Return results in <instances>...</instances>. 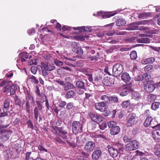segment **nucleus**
<instances>
[{
    "label": "nucleus",
    "mask_w": 160,
    "mask_h": 160,
    "mask_svg": "<svg viewBox=\"0 0 160 160\" xmlns=\"http://www.w3.org/2000/svg\"><path fill=\"white\" fill-rule=\"evenodd\" d=\"M102 83L105 86H112L114 84V79L108 77H106L102 80Z\"/></svg>",
    "instance_id": "nucleus-12"
},
{
    "label": "nucleus",
    "mask_w": 160,
    "mask_h": 160,
    "mask_svg": "<svg viewBox=\"0 0 160 160\" xmlns=\"http://www.w3.org/2000/svg\"><path fill=\"white\" fill-rule=\"evenodd\" d=\"M143 78V76L142 75H139L135 77L134 78V80L136 81H139L142 80Z\"/></svg>",
    "instance_id": "nucleus-63"
},
{
    "label": "nucleus",
    "mask_w": 160,
    "mask_h": 160,
    "mask_svg": "<svg viewBox=\"0 0 160 160\" xmlns=\"http://www.w3.org/2000/svg\"><path fill=\"white\" fill-rule=\"evenodd\" d=\"M116 125V123L115 122L113 121L110 122H109L108 124V125L109 128H113V127H114L117 126Z\"/></svg>",
    "instance_id": "nucleus-47"
},
{
    "label": "nucleus",
    "mask_w": 160,
    "mask_h": 160,
    "mask_svg": "<svg viewBox=\"0 0 160 160\" xmlns=\"http://www.w3.org/2000/svg\"><path fill=\"white\" fill-rule=\"evenodd\" d=\"M36 102L37 106L35 108L34 110H35L36 109V110H39L40 111H41L43 108L42 105V102H40L39 101H36Z\"/></svg>",
    "instance_id": "nucleus-29"
},
{
    "label": "nucleus",
    "mask_w": 160,
    "mask_h": 160,
    "mask_svg": "<svg viewBox=\"0 0 160 160\" xmlns=\"http://www.w3.org/2000/svg\"><path fill=\"white\" fill-rule=\"evenodd\" d=\"M54 63L57 66H61L63 65V62L58 60H56L54 61Z\"/></svg>",
    "instance_id": "nucleus-57"
},
{
    "label": "nucleus",
    "mask_w": 160,
    "mask_h": 160,
    "mask_svg": "<svg viewBox=\"0 0 160 160\" xmlns=\"http://www.w3.org/2000/svg\"><path fill=\"white\" fill-rule=\"evenodd\" d=\"M76 86L77 89V93L79 95H82L86 90L85 82L83 80H79L76 82Z\"/></svg>",
    "instance_id": "nucleus-4"
},
{
    "label": "nucleus",
    "mask_w": 160,
    "mask_h": 160,
    "mask_svg": "<svg viewBox=\"0 0 160 160\" xmlns=\"http://www.w3.org/2000/svg\"><path fill=\"white\" fill-rule=\"evenodd\" d=\"M66 104V102L64 101H61L59 102L58 106L62 108H63Z\"/></svg>",
    "instance_id": "nucleus-61"
},
{
    "label": "nucleus",
    "mask_w": 160,
    "mask_h": 160,
    "mask_svg": "<svg viewBox=\"0 0 160 160\" xmlns=\"http://www.w3.org/2000/svg\"><path fill=\"white\" fill-rule=\"evenodd\" d=\"M137 41L138 43H148L150 42V39L148 38H144L138 39Z\"/></svg>",
    "instance_id": "nucleus-22"
},
{
    "label": "nucleus",
    "mask_w": 160,
    "mask_h": 160,
    "mask_svg": "<svg viewBox=\"0 0 160 160\" xmlns=\"http://www.w3.org/2000/svg\"><path fill=\"white\" fill-rule=\"evenodd\" d=\"M132 95L135 99L137 100H138L140 98L139 94L138 92H134Z\"/></svg>",
    "instance_id": "nucleus-53"
},
{
    "label": "nucleus",
    "mask_w": 160,
    "mask_h": 160,
    "mask_svg": "<svg viewBox=\"0 0 160 160\" xmlns=\"http://www.w3.org/2000/svg\"><path fill=\"white\" fill-rule=\"evenodd\" d=\"M130 105V102L129 100H127L123 102L122 106L124 108H127Z\"/></svg>",
    "instance_id": "nucleus-42"
},
{
    "label": "nucleus",
    "mask_w": 160,
    "mask_h": 160,
    "mask_svg": "<svg viewBox=\"0 0 160 160\" xmlns=\"http://www.w3.org/2000/svg\"><path fill=\"white\" fill-rule=\"evenodd\" d=\"M32 107L30 104V102H26V109L27 112L29 114L31 111L30 108Z\"/></svg>",
    "instance_id": "nucleus-44"
},
{
    "label": "nucleus",
    "mask_w": 160,
    "mask_h": 160,
    "mask_svg": "<svg viewBox=\"0 0 160 160\" xmlns=\"http://www.w3.org/2000/svg\"><path fill=\"white\" fill-rule=\"evenodd\" d=\"M73 107V103L72 102L68 103L66 105V108L68 110L71 109Z\"/></svg>",
    "instance_id": "nucleus-55"
},
{
    "label": "nucleus",
    "mask_w": 160,
    "mask_h": 160,
    "mask_svg": "<svg viewBox=\"0 0 160 160\" xmlns=\"http://www.w3.org/2000/svg\"><path fill=\"white\" fill-rule=\"evenodd\" d=\"M139 142L136 140H132L125 145V150L128 152L137 149L139 147Z\"/></svg>",
    "instance_id": "nucleus-6"
},
{
    "label": "nucleus",
    "mask_w": 160,
    "mask_h": 160,
    "mask_svg": "<svg viewBox=\"0 0 160 160\" xmlns=\"http://www.w3.org/2000/svg\"><path fill=\"white\" fill-rule=\"evenodd\" d=\"M121 78L123 81L126 82H129L131 80V77L127 72L123 73L121 75Z\"/></svg>",
    "instance_id": "nucleus-16"
},
{
    "label": "nucleus",
    "mask_w": 160,
    "mask_h": 160,
    "mask_svg": "<svg viewBox=\"0 0 160 160\" xmlns=\"http://www.w3.org/2000/svg\"><path fill=\"white\" fill-rule=\"evenodd\" d=\"M31 70L32 73L35 74L36 73L37 71V67L35 66H32L31 67Z\"/></svg>",
    "instance_id": "nucleus-58"
},
{
    "label": "nucleus",
    "mask_w": 160,
    "mask_h": 160,
    "mask_svg": "<svg viewBox=\"0 0 160 160\" xmlns=\"http://www.w3.org/2000/svg\"><path fill=\"white\" fill-rule=\"evenodd\" d=\"M55 82H56L59 84L60 85H61L62 86H64L66 85V83L64 82L63 81L61 80L60 79H56L55 80Z\"/></svg>",
    "instance_id": "nucleus-56"
},
{
    "label": "nucleus",
    "mask_w": 160,
    "mask_h": 160,
    "mask_svg": "<svg viewBox=\"0 0 160 160\" xmlns=\"http://www.w3.org/2000/svg\"><path fill=\"white\" fill-rule=\"evenodd\" d=\"M116 25L118 26H122L126 23V22L124 19L119 18L115 22Z\"/></svg>",
    "instance_id": "nucleus-19"
},
{
    "label": "nucleus",
    "mask_w": 160,
    "mask_h": 160,
    "mask_svg": "<svg viewBox=\"0 0 160 160\" xmlns=\"http://www.w3.org/2000/svg\"><path fill=\"white\" fill-rule=\"evenodd\" d=\"M12 131L10 129H0V142H5L9 138Z\"/></svg>",
    "instance_id": "nucleus-3"
},
{
    "label": "nucleus",
    "mask_w": 160,
    "mask_h": 160,
    "mask_svg": "<svg viewBox=\"0 0 160 160\" xmlns=\"http://www.w3.org/2000/svg\"><path fill=\"white\" fill-rule=\"evenodd\" d=\"M131 139V138L126 135H125L123 138V141L126 142L130 141Z\"/></svg>",
    "instance_id": "nucleus-59"
},
{
    "label": "nucleus",
    "mask_w": 160,
    "mask_h": 160,
    "mask_svg": "<svg viewBox=\"0 0 160 160\" xmlns=\"http://www.w3.org/2000/svg\"><path fill=\"white\" fill-rule=\"evenodd\" d=\"M41 112V111H40L39 110H36V109L34 110V115L35 117L34 118L36 121L37 120L38 118L41 116L40 114Z\"/></svg>",
    "instance_id": "nucleus-38"
},
{
    "label": "nucleus",
    "mask_w": 160,
    "mask_h": 160,
    "mask_svg": "<svg viewBox=\"0 0 160 160\" xmlns=\"http://www.w3.org/2000/svg\"><path fill=\"white\" fill-rule=\"evenodd\" d=\"M153 134L155 135V139L157 141H160V130L158 129H156V130L154 131L153 133Z\"/></svg>",
    "instance_id": "nucleus-25"
},
{
    "label": "nucleus",
    "mask_w": 160,
    "mask_h": 160,
    "mask_svg": "<svg viewBox=\"0 0 160 160\" xmlns=\"http://www.w3.org/2000/svg\"><path fill=\"white\" fill-rule=\"evenodd\" d=\"M124 70L123 65L120 63L115 64L112 68V75L117 77Z\"/></svg>",
    "instance_id": "nucleus-2"
},
{
    "label": "nucleus",
    "mask_w": 160,
    "mask_h": 160,
    "mask_svg": "<svg viewBox=\"0 0 160 160\" xmlns=\"http://www.w3.org/2000/svg\"><path fill=\"white\" fill-rule=\"evenodd\" d=\"M72 126L73 133L76 134L78 132L82 131L83 123L82 122H79L78 121H74L72 122Z\"/></svg>",
    "instance_id": "nucleus-5"
},
{
    "label": "nucleus",
    "mask_w": 160,
    "mask_h": 160,
    "mask_svg": "<svg viewBox=\"0 0 160 160\" xmlns=\"http://www.w3.org/2000/svg\"><path fill=\"white\" fill-rule=\"evenodd\" d=\"M135 22L131 23L128 25V28L126 29L129 30H137L138 28V27L135 25Z\"/></svg>",
    "instance_id": "nucleus-26"
},
{
    "label": "nucleus",
    "mask_w": 160,
    "mask_h": 160,
    "mask_svg": "<svg viewBox=\"0 0 160 160\" xmlns=\"http://www.w3.org/2000/svg\"><path fill=\"white\" fill-rule=\"evenodd\" d=\"M57 129L59 132L62 134L63 135L66 134L67 133V131L64 129V128L62 127H58Z\"/></svg>",
    "instance_id": "nucleus-40"
},
{
    "label": "nucleus",
    "mask_w": 160,
    "mask_h": 160,
    "mask_svg": "<svg viewBox=\"0 0 160 160\" xmlns=\"http://www.w3.org/2000/svg\"><path fill=\"white\" fill-rule=\"evenodd\" d=\"M96 147L95 143L92 141H88L86 144L85 147V150L88 152H92Z\"/></svg>",
    "instance_id": "nucleus-9"
},
{
    "label": "nucleus",
    "mask_w": 160,
    "mask_h": 160,
    "mask_svg": "<svg viewBox=\"0 0 160 160\" xmlns=\"http://www.w3.org/2000/svg\"><path fill=\"white\" fill-rule=\"evenodd\" d=\"M99 128L102 130H104L107 127V124L105 122L99 124Z\"/></svg>",
    "instance_id": "nucleus-48"
},
{
    "label": "nucleus",
    "mask_w": 160,
    "mask_h": 160,
    "mask_svg": "<svg viewBox=\"0 0 160 160\" xmlns=\"http://www.w3.org/2000/svg\"><path fill=\"white\" fill-rule=\"evenodd\" d=\"M130 56L131 59L135 60L137 58V54L135 51H133L131 52L130 54Z\"/></svg>",
    "instance_id": "nucleus-39"
},
{
    "label": "nucleus",
    "mask_w": 160,
    "mask_h": 160,
    "mask_svg": "<svg viewBox=\"0 0 160 160\" xmlns=\"http://www.w3.org/2000/svg\"><path fill=\"white\" fill-rule=\"evenodd\" d=\"M147 16V13L146 12L142 13L140 14L138 16V18H141L146 17Z\"/></svg>",
    "instance_id": "nucleus-64"
},
{
    "label": "nucleus",
    "mask_w": 160,
    "mask_h": 160,
    "mask_svg": "<svg viewBox=\"0 0 160 160\" xmlns=\"http://www.w3.org/2000/svg\"><path fill=\"white\" fill-rule=\"evenodd\" d=\"M27 124L28 125V128H30L31 130H32L33 129V125L30 120H29L27 122Z\"/></svg>",
    "instance_id": "nucleus-54"
},
{
    "label": "nucleus",
    "mask_w": 160,
    "mask_h": 160,
    "mask_svg": "<svg viewBox=\"0 0 160 160\" xmlns=\"http://www.w3.org/2000/svg\"><path fill=\"white\" fill-rule=\"evenodd\" d=\"M102 99L103 100L102 102H104L106 104V106H108L109 105V103L108 102V101H109V97H108L107 95H103L102 96Z\"/></svg>",
    "instance_id": "nucleus-33"
},
{
    "label": "nucleus",
    "mask_w": 160,
    "mask_h": 160,
    "mask_svg": "<svg viewBox=\"0 0 160 160\" xmlns=\"http://www.w3.org/2000/svg\"><path fill=\"white\" fill-rule=\"evenodd\" d=\"M102 152L100 150H96L93 152L92 156V158L95 160H98L101 156Z\"/></svg>",
    "instance_id": "nucleus-14"
},
{
    "label": "nucleus",
    "mask_w": 160,
    "mask_h": 160,
    "mask_svg": "<svg viewBox=\"0 0 160 160\" xmlns=\"http://www.w3.org/2000/svg\"><path fill=\"white\" fill-rule=\"evenodd\" d=\"M107 148L110 155L115 158L118 156L119 153L123 151L124 148L123 144L117 143L113 144L112 146L108 145Z\"/></svg>",
    "instance_id": "nucleus-1"
},
{
    "label": "nucleus",
    "mask_w": 160,
    "mask_h": 160,
    "mask_svg": "<svg viewBox=\"0 0 160 160\" xmlns=\"http://www.w3.org/2000/svg\"><path fill=\"white\" fill-rule=\"evenodd\" d=\"M116 14V12H109V13L105 14L104 16V18H108L111 16H113Z\"/></svg>",
    "instance_id": "nucleus-50"
},
{
    "label": "nucleus",
    "mask_w": 160,
    "mask_h": 160,
    "mask_svg": "<svg viewBox=\"0 0 160 160\" xmlns=\"http://www.w3.org/2000/svg\"><path fill=\"white\" fill-rule=\"evenodd\" d=\"M9 100L8 99H6L4 102V107L3 108V111H8L9 106Z\"/></svg>",
    "instance_id": "nucleus-27"
},
{
    "label": "nucleus",
    "mask_w": 160,
    "mask_h": 160,
    "mask_svg": "<svg viewBox=\"0 0 160 160\" xmlns=\"http://www.w3.org/2000/svg\"><path fill=\"white\" fill-rule=\"evenodd\" d=\"M55 140L56 142L59 143H62L63 144H65L66 143L65 142L63 141L59 137L56 138H55Z\"/></svg>",
    "instance_id": "nucleus-62"
},
{
    "label": "nucleus",
    "mask_w": 160,
    "mask_h": 160,
    "mask_svg": "<svg viewBox=\"0 0 160 160\" xmlns=\"http://www.w3.org/2000/svg\"><path fill=\"white\" fill-rule=\"evenodd\" d=\"M110 131L111 134L115 135L119 133L120 131V128L119 126H117L112 128H111Z\"/></svg>",
    "instance_id": "nucleus-17"
},
{
    "label": "nucleus",
    "mask_w": 160,
    "mask_h": 160,
    "mask_svg": "<svg viewBox=\"0 0 160 160\" xmlns=\"http://www.w3.org/2000/svg\"><path fill=\"white\" fill-rule=\"evenodd\" d=\"M152 120V118L151 117H148L144 122V125L146 127L150 126L151 121Z\"/></svg>",
    "instance_id": "nucleus-30"
},
{
    "label": "nucleus",
    "mask_w": 160,
    "mask_h": 160,
    "mask_svg": "<svg viewBox=\"0 0 160 160\" xmlns=\"http://www.w3.org/2000/svg\"><path fill=\"white\" fill-rule=\"evenodd\" d=\"M82 32L86 31L88 32H90L92 29H91L89 27H86L85 26H84L82 27Z\"/></svg>",
    "instance_id": "nucleus-52"
},
{
    "label": "nucleus",
    "mask_w": 160,
    "mask_h": 160,
    "mask_svg": "<svg viewBox=\"0 0 160 160\" xmlns=\"http://www.w3.org/2000/svg\"><path fill=\"white\" fill-rule=\"evenodd\" d=\"M137 117L136 114L133 113H129L127 117V122L128 126L131 127L134 125L137 122Z\"/></svg>",
    "instance_id": "nucleus-7"
},
{
    "label": "nucleus",
    "mask_w": 160,
    "mask_h": 160,
    "mask_svg": "<svg viewBox=\"0 0 160 160\" xmlns=\"http://www.w3.org/2000/svg\"><path fill=\"white\" fill-rule=\"evenodd\" d=\"M13 152L9 148L6 149L4 152V154L6 158L8 159L11 158Z\"/></svg>",
    "instance_id": "nucleus-18"
},
{
    "label": "nucleus",
    "mask_w": 160,
    "mask_h": 160,
    "mask_svg": "<svg viewBox=\"0 0 160 160\" xmlns=\"http://www.w3.org/2000/svg\"><path fill=\"white\" fill-rule=\"evenodd\" d=\"M97 114L93 112H90L88 115L90 118L94 122H95V119L96 118Z\"/></svg>",
    "instance_id": "nucleus-45"
},
{
    "label": "nucleus",
    "mask_w": 160,
    "mask_h": 160,
    "mask_svg": "<svg viewBox=\"0 0 160 160\" xmlns=\"http://www.w3.org/2000/svg\"><path fill=\"white\" fill-rule=\"evenodd\" d=\"M39 97L40 98V101H39L40 102L43 103L46 101V97L45 94H41V96Z\"/></svg>",
    "instance_id": "nucleus-60"
},
{
    "label": "nucleus",
    "mask_w": 160,
    "mask_h": 160,
    "mask_svg": "<svg viewBox=\"0 0 160 160\" xmlns=\"http://www.w3.org/2000/svg\"><path fill=\"white\" fill-rule=\"evenodd\" d=\"M17 89V87L15 85H13L11 86L10 93L11 96H12L15 94Z\"/></svg>",
    "instance_id": "nucleus-36"
},
{
    "label": "nucleus",
    "mask_w": 160,
    "mask_h": 160,
    "mask_svg": "<svg viewBox=\"0 0 160 160\" xmlns=\"http://www.w3.org/2000/svg\"><path fill=\"white\" fill-rule=\"evenodd\" d=\"M57 73L58 75L61 77L64 76L67 73L62 67L57 70Z\"/></svg>",
    "instance_id": "nucleus-24"
},
{
    "label": "nucleus",
    "mask_w": 160,
    "mask_h": 160,
    "mask_svg": "<svg viewBox=\"0 0 160 160\" xmlns=\"http://www.w3.org/2000/svg\"><path fill=\"white\" fill-rule=\"evenodd\" d=\"M40 67L42 70H45L48 71H50L55 69V67L52 64H49L48 63H45L41 62Z\"/></svg>",
    "instance_id": "nucleus-8"
},
{
    "label": "nucleus",
    "mask_w": 160,
    "mask_h": 160,
    "mask_svg": "<svg viewBox=\"0 0 160 160\" xmlns=\"http://www.w3.org/2000/svg\"><path fill=\"white\" fill-rule=\"evenodd\" d=\"M136 39V38L135 37H132L130 38H127L125 39L124 41L126 42L131 43L134 42Z\"/></svg>",
    "instance_id": "nucleus-35"
},
{
    "label": "nucleus",
    "mask_w": 160,
    "mask_h": 160,
    "mask_svg": "<svg viewBox=\"0 0 160 160\" xmlns=\"http://www.w3.org/2000/svg\"><path fill=\"white\" fill-rule=\"evenodd\" d=\"M153 70V66L152 65H148L145 67V71L148 73L151 72Z\"/></svg>",
    "instance_id": "nucleus-31"
},
{
    "label": "nucleus",
    "mask_w": 160,
    "mask_h": 160,
    "mask_svg": "<svg viewBox=\"0 0 160 160\" xmlns=\"http://www.w3.org/2000/svg\"><path fill=\"white\" fill-rule=\"evenodd\" d=\"M112 69L111 68H109L107 67H106L104 70L105 72L110 76L112 75V74L110 72H112Z\"/></svg>",
    "instance_id": "nucleus-51"
},
{
    "label": "nucleus",
    "mask_w": 160,
    "mask_h": 160,
    "mask_svg": "<svg viewBox=\"0 0 160 160\" xmlns=\"http://www.w3.org/2000/svg\"><path fill=\"white\" fill-rule=\"evenodd\" d=\"M133 88L132 86L128 85L122 88L120 95L122 96H124L133 91Z\"/></svg>",
    "instance_id": "nucleus-11"
},
{
    "label": "nucleus",
    "mask_w": 160,
    "mask_h": 160,
    "mask_svg": "<svg viewBox=\"0 0 160 160\" xmlns=\"http://www.w3.org/2000/svg\"><path fill=\"white\" fill-rule=\"evenodd\" d=\"M15 98V102L17 105L19 106H21L22 104L21 100L19 98L18 96H16L14 98Z\"/></svg>",
    "instance_id": "nucleus-43"
},
{
    "label": "nucleus",
    "mask_w": 160,
    "mask_h": 160,
    "mask_svg": "<svg viewBox=\"0 0 160 160\" xmlns=\"http://www.w3.org/2000/svg\"><path fill=\"white\" fill-rule=\"evenodd\" d=\"M150 127L153 129H157L160 128V124H158L155 119H153L152 118V120L151 121Z\"/></svg>",
    "instance_id": "nucleus-15"
},
{
    "label": "nucleus",
    "mask_w": 160,
    "mask_h": 160,
    "mask_svg": "<svg viewBox=\"0 0 160 160\" xmlns=\"http://www.w3.org/2000/svg\"><path fill=\"white\" fill-rule=\"evenodd\" d=\"M155 59L154 58L151 57L147 59H145L142 61V63L144 64L148 63L151 64L155 61Z\"/></svg>",
    "instance_id": "nucleus-21"
},
{
    "label": "nucleus",
    "mask_w": 160,
    "mask_h": 160,
    "mask_svg": "<svg viewBox=\"0 0 160 160\" xmlns=\"http://www.w3.org/2000/svg\"><path fill=\"white\" fill-rule=\"evenodd\" d=\"M106 104L102 102H100L96 104L95 107L96 109L101 112H104V109Z\"/></svg>",
    "instance_id": "nucleus-13"
},
{
    "label": "nucleus",
    "mask_w": 160,
    "mask_h": 160,
    "mask_svg": "<svg viewBox=\"0 0 160 160\" xmlns=\"http://www.w3.org/2000/svg\"><path fill=\"white\" fill-rule=\"evenodd\" d=\"M155 88V85L149 82H147L144 85V90L148 92L151 93L153 92Z\"/></svg>",
    "instance_id": "nucleus-10"
},
{
    "label": "nucleus",
    "mask_w": 160,
    "mask_h": 160,
    "mask_svg": "<svg viewBox=\"0 0 160 160\" xmlns=\"http://www.w3.org/2000/svg\"><path fill=\"white\" fill-rule=\"evenodd\" d=\"M26 95V102H29V101L31 100V99L32 101H34L32 93L30 91L27 90Z\"/></svg>",
    "instance_id": "nucleus-20"
},
{
    "label": "nucleus",
    "mask_w": 160,
    "mask_h": 160,
    "mask_svg": "<svg viewBox=\"0 0 160 160\" xmlns=\"http://www.w3.org/2000/svg\"><path fill=\"white\" fill-rule=\"evenodd\" d=\"M75 94V92L74 91L70 90L67 92L65 97L68 99L72 98L74 97Z\"/></svg>",
    "instance_id": "nucleus-23"
},
{
    "label": "nucleus",
    "mask_w": 160,
    "mask_h": 160,
    "mask_svg": "<svg viewBox=\"0 0 160 160\" xmlns=\"http://www.w3.org/2000/svg\"><path fill=\"white\" fill-rule=\"evenodd\" d=\"M102 116L97 114L96 118L95 119V122L97 123H100L102 121Z\"/></svg>",
    "instance_id": "nucleus-37"
},
{
    "label": "nucleus",
    "mask_w": 160,
    "mask_h": 160,
    "mask_svg": "<svg viewBox=\"0 0 160 160\" xmlns=\"http://www.w3.org/2000/svg\"><path fill=\"white\" fill-rule=\"evenodd\" d=\"M75 87L73 84L71 83H69L67 84L66 85H65L64 86L63 88L64 90L65 91H67L69 89L73 88Z\"/></svg>",
    "instance_id": "nucleus-32"
},
{
    "label": "nucleus",
    "mask_w": 160,
    "mask_h": 160,
    "mask_svg": "<svg viewBox=\"0 0 160 160\" xmlns=\"http://www.w3.org/2000/svg\"><path fill=\"white\" fill-rule=\"evenodd\" d=\"M109 102L112 103H116L118 102V98L117 97L111 96L109 97Z\"/></svg>",
    "instance_id": "nucleus-34"
},
{
    "label": "nucleus",
    "mask_w": 160,
    "mask_h": 160,
    "mask_svg": "<svg viewBox=\"0 0 160 160\" xmlns=\"http://www.w3.org/2000/svg\"><path fill=\"white\" fill-rule=\"evenodd\" d=\"M29 78V79H31L32 82L35 84H37L38 83V80L35 76L33 75L31 76Z\"/></svg>",
    "instance_id": "nucleus-49"
},
{
    "label": "nucleus",
    "mask_w": 160,
    "mask_h": 160,
    "mask_svg": "<svg viewBox=\"0 0 160 160\" xmlns=\"http://www.w3.org/2000/svg\"><path fill=\"white\" fill-rule=\"evenodd\" d=\"M74 52L81 55L83 54V51L81 48L79 46L77 48V50L75 51Z\"/></svg>",
    "instance_id": "nucleus-46"
},
{
    "label": "nucleus",
    "mask_w": 160,
    "mask_h": 160,
    "mask_svg": "<svg viewBox=\"0 0 160 160\" xmlns=\"http://www.w3.org/2000/svg\"><path fill=\"white\" fill-rule=\"evenodd\" d=\"M71 46L72 51L74 52L75 51L77 50V48L79 47V43L76 42H72Z\"/></svg>",
    "instance_id": "nucleus-28"
},
{
    "label": "nucleus",
    "mask_w": 160,
    "mask_h": 160,
    "mask_svg": "<svg viewBox=\"0 0 160 160\" xmlns=\"http://www.w3.org/2000/svg\"><path fill=\"white\" fill-rule=\"evenodd\" d=\"M159 105V103L158 102H153L151 108L153 110H156L158 109Z\"/></svg>",
    "instance_id": "nucleus-41"
}]
</instances>
